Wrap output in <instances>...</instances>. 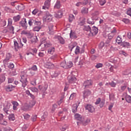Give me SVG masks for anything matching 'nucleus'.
I'll list each match as a JSON object with an SVG mask.
<instances>
[{
  "mask_svg": "<svg viewBox=\"0 0 131 131\" xmlns=\"http://www.w3.org/2000/svg\"><path fill=\"white\" fill-rule=\"evenodd\" d=\"M52 46V43L50 42V41L47 40L46 38H42L41 40V43L40 45V47H41V51H45L46 49L48 48H50V47Z\"/></svg>",
  "mask_w": 131,
  "mask_h": 131,
  "instance_id": "obj_1",
  "label": "nucleus"
},
{
  "mask_svg": "<svg viewBox=\"0 0 131 131\" xmlns=\"http://www.w3.org/2000/svg\"><path fill=\"white\" fill-rule=\"evenodd\" d=\"M20 76L21 78L20 81L22 83V86L25 88L27 85V83H28V81H27V75L26 74H22Z\"/></svg>",
  "mask_w": 131,
  "mask_h": 131,
  "instance_id": "obj_2",
  "label": "nucleus"
},
{
  "mask_svg": "<svg viewBox=\"0 0 131 131\" xmlns=\"http://www.w3.org/2000/svg\"><path fill=\"white\" fill-rule=\"evenodd\" d=\"M98 31L99 30L98 29V28L93 26L90 31V33H86V34L88 36L90 37L96 36V35L98 34Z\"/></svg>",
  "mask_w": 131,
  "mask_h": 131,
  "instance_id": "obj_3",
  "label": "nucleus"
},
{
  "mask_svg": "<svg viewBox=\"0 0 131 131\" xmlns=\"http://www.w3.org/2000/svg\"><path fill=\"white\" fill-rule=\"evenodd\" d=\"M53 19V15L50 12L47 11L45 15L43 17L44 22H51Z\"/></svg>",
  "mask_w": 131,
  "mask_h": 131,
  "instance_id": "obj_4",
  "label": "nucleus"
},
{
  "mask_svg": "<svg viewBox=\"0 0 131 131\" xmlns=\"http://www.w3.org/2000/svg\"><path fill=\"white\" fill-rule=\"evenodd\" d=\"M14 49L16 52L18 51V49L23 48V46H24V45L22 43V42H18V41H17L16 40L14 41Z\"/></svg>",
  "mask_w": 131,
  "mask_h": 131,
  "instance_id": "obj_5",
  "label": "nucleus"
},
{
  "mask_svg": "<svg viewBox=\"0 0 131 131\" xmlns=\"http://www.w3.org/2000/svg\"><path fill=\"white\" fill-rule=\"evenodd\" d=\"M19 25L23 28V29L26 30V29H27V27H28L27 21H26V18L22 19L21 21L19 22Z\"/></svg>",
  "mask_w": 131,
  "mask_h": 131,
  "instance_id": "obj_6",
  "label": "nucleus"
},
{
  "mask_svg": "<svg viewBox=\"0 0 131 131\" xmlns=\"http://www.w3.org/2000/svg\"><path fill=\"white\" fill-rule=\"evenodd\" d=\"M83 85L84 86V89H90L93 85V81L88 80L84 82Z\"/></svg>",
  "mask_w": 131,
  "mask_h": 131,
  "instance_id": "obj_7",
  "label": "nucleus"
},
{
  "mask_svg": "<svg viewBox=\"0 0 131 131\" xmlns=\"http://www.w3.org/2000/svg\"><path fill=\"white\" fill-rule=\"evenodd\" d=\"M92 94V92L90 90H85L83 92V99H85V98H88L89 96H91Z\"/></svg>",
  "mask_w": 131,
  "mask_h": 131,
  "instance_id": "obj_8",
  "label": "nucleus"
},
{
  "mask_svg": "<svg viewBox=\"0 0 131 131\" xmlns=\"http://www.w3.org/2000/svg\"><path fill=\"white\" fill-rule=\"evenodd\" d=\"M50 5H51V1L46 0L45 2V4L42 7V9H43L44 10H49V8H50Z\"/></svg>",
  "mask_w": 131,
  "mask_h": 131,
  "instance_id": "obj_9",
  "label": "nucleus"
},
{
  "mask_svg": "<svg viewBox=\"0 0 131 131\" xmlns=\"http://www.w3.org/2000/svg\"><path fill=\"white\" fill-rule=\"evenodd\" d=\"M68 80L70 83H76V78L74 76H69L68 77Z\"/></svg>",
  "mask_w": 131,
  "mask_h": 131,
  "instance_id": "obj_10",
  "label": "nucleus"
},
{
  "mask_svg": "<svg viewBox=\"0 0 131 131\" xmlns=\"http://www.w3.org/2000/svg\"><path fill=\"white\" fill-rule=\"evenodd\" d=\"M3 118L4 115L3 114H0V124H2V125H7L8 124V122H7V121L5 120H4Z\"/></svg>",
  "mask_w": 131,
  "mask_h": 131,
  "instance_id": "obj_11",
  "label": "nucleus"
},
{
  "mask_svg": "<svg viewBox=\"0 0 131 131\" xmlns=\"http://www.w3.org/2000/svg\"><path fill=\"white\" fill-rule=\"evenodd\" d=\"M15 89V86L12 84H9L5 87L6 92H12Z\"/></svg>",
  "mask_w": 131,
  "mask_h": 131,
  "instance_id": "obj_12",
  "label": "nucleus"
},
{
  "mask_svg": "<svg viewBox=\"0 0 131 131\" xmlns=\"http://www.w3.org/2000/svg\"><path fill=\"white\" fill-rule=\"evenodd\" d=\"M85 109L88 110L89 112L93 113L95 111V108L92 105L88 104L85 107Z\"/></svg>",
  "mask_w": 131,
  "mask_h": 131,
  "instance_id": "obj_13",
  "label": "nucleus"
},
{
  "mask_svg": "<svg viewBox=\"0 0 131 131\" xmlns=\"http://www.w3.org/2000/svg\"><path fill=\"white\" fill-rule=\"evenodd\" d=\"M91 122V119H85L84 118H83V119L81 121L80 123L83 124V125H87Z\"/></svg>",
  "mask_w": 131,
  "mask_h": 131,
  "instance_id": "obj_14",
  "label": "nucleus"
},
{
  "mask_svg": "<svg viewBox=\"0 0 131 131\" xmlns=\"http://www.w3.org/2000/svg\"><path fill=\"white\" fill-rule=\"evenodd\" d=\"M11 103L13 105V110H17L18 106H19V103L16 101H12Z\"/></svg>",
  "mask_w": 131,
  "mask_h": 131,
  "instance_id": "obj_15",
  "label": "nucleus"
},
{
  "mask_svg": "<svg viewBox=\"0 0 131 131\" xmlns=\"http://www.w3.org/2000/svg\"><path fill=\"white\" fill-rule=\"evenodd\" d=\"M11 105L10 103H7V104L4 107V111L6 113V114H9L8 111H10V107H11Z\"/></svg>",
  "mask_w": 131,
  "mask_h": 131,
  "instance_id": "obj_16",
  "label": "nucleus"
},
{
  "mask_svg": "<svg viewBox=\"0 0 131 131\" xmlns=\"http://www.w3.org/2000/svg\"><path fill=\"white\" fill-rule=\"evenodd\" d=\"M46 68H49L50 69H52L54 68V64L52 63L51 62H47L45 64Z\"/></svg>",
  "mask_w": 131,
  "mask_h": 131,
  "instance_id": "obj_17",
  "label": "nucleus"
},
{
  "mask_svg": "<svg viewBox=\"0 0 131 131\" xmlns=\"http://www.w3.org/2000/svg\"><path fill=\"white\" fill-rule=\"evenodd\" d=\"M75 118L76 120H79V121H80V122H81V120L83 119L82 116H81V115H79V114H76L75 115Z\"/></svg>",
  "mask_w": 131,
  "mask_h": 131,
  "instance_id": "obj_18",
  "label": "nucleus"
},
{
  "mask_svg": "<svg viewBox=\"0 0 131 131\" xmlns=\"http://www.w3.org/2000/svg\"><path fill=\"white\" fill-rule=\"evenodd\" d=\"M91 29V26H84L83 30L86 32V33H90Z\"/></svg>",
  "mask_w": 131,
  "mask_h": 131,
  "instance_id": "obj_19",
  "label": "nucleus"
},
{
  "mask_svg": "<svg viewBox=\"0 0 131 131\" xmlns=\"http://www.w3.org/2000/svg\"><path fill=\"white\" fill-rule=\"evenodd\" d=\"M121 46L123 47V48H128L130 47V44L129 42L123 41L121 43Z\"/></svg>",
  "mask_w": 131,
  "mask_h": 131,
  "instance_id": "obj_20",
  "label": "nucleus"
},
{
  "mask_svg": "<svg viewBox=\"0 0 131 131\" xmlns=\"http://www.w3.org/2000/svg\"><path fill=\"white\" fill-rule=\"evenodd\" d=\"M38 89L39 90H40V91H41V92H46V91H47V89H48V86L47 85H39Z\"/></svg>",
  "mask_w": 131,
  "mask_h": 131,
  "instance_id": "obj_21",
  "label": "nucleus"
},
{
  "mask_svg": "<svg viewBox=\"0 0 131 131\" xmlns=\"http://www.w3.org/2000/svg\"><path fill=\"white\" fill-rule=\"evenodd\" d=\"M70 38H77V36H76V34L75 32H73L72 30L71 31L70 34Z\"/></svg>",
  "mask_w": 131,
  "mask_h": 131,
  "instance_id": "obj_22",
  "label": "nucleus"
},
{
  "mask_svg": "<svg viewBox=\"0 0 131 131\" xmlns=\"http://www.w3.org/2000/svg\"><path fill=\"white\" fill-rule=\"evenodd\" d=\"M62 16H63V13L61 11H59L54 15L55 18H62Z\"/></svg>",
  "mask_w": 131,
  "mask_h": 131,
  "instance_id": "obj_23",
  "label": "nucleus"
},
{
  "mask_svg": "<svg viewBox=\"0 0 131 131\" xmlns=\"http://www.w3.org/2000/svg\"><path fill=\"white\" fill-rule=\"evenodd\" d=\"M24 9H25V6L23 4H19L16 8V9L18 10V11H23Z\"/></svg>",
  "mask_w": 131,
  "mask_h": 131,
  "instance_id": "obj_24",
  "label": "nucleus"
},
{
  "mask_svg": "<svg viewBox=\"0 0 131 131\" xmlns=\"http://www.w3.org/2000/svg\"><path fill=\"white\" fill-rule=\"evenodd\" d=\"M61 8V2L59 1H57L54 6V9H60Z\"/></svg>",
  "mask_w": 131,
  "mask_h": 131,
  "instance_id": "obj_25",
  "label": "nucleus"
},
{
  "mask_svg": "<svg viewBox=\"0 0 131 131\" xmlns=\"http://www.w3.org/2000/svg\"><path fill=\"white\" fill-rule=\"evenodd\" d=\"M57 39H58L59 42L61 43V45H64V43H65V40H64L62 37L60 36H58Z\"/></svg>",
  "mask_w": 131,
  "mask_h": 131,
  "instance_id": "obj_26",
  "label": "nucleus"
},
{
  "mask_svg": "<svg viewBox=\"0 0 131 131\" xmlns=\"http://www.w3.org/2000/svg\"><path fill=\"white\" fill-rule=\"evenodd\" d=\"M78 106L77 104H75L73 105V108L72 111L73 113H75V112H77V108Z\"/></svg>",
  "mask_w": 131,
  "mask_h": 131,
  "instance_id": "obj_27",
  "label": "nucleus"
},
{
  "mask_svg": "<svg viewBox=\"0 0 131 131\" xmlns=\"http://www.w3.org/2000/svg\"><path fill=\"white\" fill-rule=\"evenodd\" d=\"M26 93L27 94V95H28V96H30V97L33 99H35V96H34V95L31 93H30V91H29V90H27L26 91Z\"/></svg>",
  "mask_w": 131,
  "mask_h": 131,
  "instance_id": "obj_28",
  "label": "nucleus"
},
{
  "mask_svg": "<svg viewBox=\"0 0 131 131\" xmlns=\"http://www.w3.org/2000/svg\"><path fill=\"white\" fill-rule=\"evenodd\" d=\"M31 41V43H36V42H37V37L35 36V37H33L32 38V39L30 40Z\"/></svg>",
  "mask_w": 131,
  "mask_h": 131,
  "instance_id": "obj_29",
  "label": "nucleus"
},
{
  "mask_svg": "<svg viewBox=\"0 0 131 131\" xmlns=\"http://www.w3.org/2000/svg\"><path fill=\"white\" fill-rule=\"evenodd\" d=\"M48 54H51V55H53V54L55 53V48L52 47L48 49Z\"/></svg>",
  "mask_w": 131,
  "mask_h": 131,
  "instance_id": "obj_30",
  "label": "nucleus"
},
{
  "mask_svg": "<svg viewBox=\"0 0 131 131\" xmlns=\"http://www.w3.org/2000/svg\"><path fill=\"white\" fill-rule=\"evenodd\" d=\"M60 67L62 68H65L66 69H67V64L66 61H62L60 64Z\"/></svg>",
  "mask_w": 131,
  "mask_h": 131,
  "instance_id": "obj_31",
  "label": "nucleus"
},
{
  "mask_svg": "<svg viewBox=\"0 0 131 131\" xmlns=\"http://www.w3.org/2000/svg\"><path fill=\"white\" fill-rule=\"evenodd\" d=\"M125 99L126 100V101L127 102V103H130L131 104V96L129 95H126Z\"/></svg>",
  "mask_w": 131,
  "mask_h": 131,
  "instance_id": "obj_32",
  "label": "nucleus"
},
{
  "mask_svg": "<svg viewBox=\"0 0 131 131\" xmlns=\"http://www.w3.org/2000/svg\"><path fill=\"white\" fill-rule=\"evenodd\" d=\"M29 26L31 27L32 25H34V24L35 23V20L33 19H30L28 21Z\"/></svg>",
  "mask_w": 131,
  "mask_h": 131,
  "instance_id": "obj_33",
  "label": "nucleus"
},
{
  "mask_svg": "<svg viewBox=\"0 0 131 131\" xmlns=\"http://www.w3.org/2000/svg\"><path fill=\"white\" fill-rule=\"evenodd\" d=\"M9 120L14 121L15 120V115L14 114H12L10 115L8 117Z\"/></svg>",
  "mask_w": 131,
  "mask_h": 131,
  "instance_id": "obj_34",
  "label": "nucleus"
},
{
  "mask_svg": "<svg viewBox=\"0 0 131 131\" xmlns=\"http://www.w3.org/2000/svg\"><path fill=\"white\" fill-rule=\"evenodd\" d=\"M109 97H110V100L111 101H114V100H115V95H114V94L113 93L110 94L109 95Z\"/></svg>",
  "mask_w": 131,
  "mask_h": 131,
  "instance_id": "obj_35",
  "label": "nucleus"
},
{
  "mask_svg": "<svg viewBox=\"0 0 131 131\" xmlns=\"http://www.w3.org/2000/svg\"><path fill=\"white\" fill-rule=\"evenodd\" d=\"M20 19H21V16H20L19 15H18L17 16H14L13 17V20L14 22H18V21H19Z\"/></svg>",
  "mask_w": 131,
  "mask_h": 131,
  "instance_id": "obj_36",
  "label": "nucleus"
},
{
  "mask_svg": "<svg viewBox=\"0 0 131 131\" xmlns=\"http://www.w3.org/2000/svg\"><path fill=\"white\" fill-rule=\"evenodd\" d=\"M82 14H88L89 13V8H84L81 10Z\"/></svg>",
  "mask_w": 131,
  "mask_h": 131,
  "instance_id": "obj_37",
  "label": "nucleus"
},
{
  "mask_svg": "<svg viewBox=\"0 0 131 131\" xmlns=\"http://www.w3.org/2000/svg\"><path fill=\"white\" fill-rule=\"evenodd\" d=\"M30 90H31L33 93H38V89L35 87H31L30 88Z\"/></svg>",
  "mask_w": 131,
  "mask_h": 131,
  "instance_id": "obj_38",
  "label": "nucleus"
},
{
  "mask_svg": "<svg viewBox=\"0 0 131 131\" xmlns=\"http://www.w3.org/2000/svg\"><path fill=\"white\" fill-rule=\"evenodd\" d=\"M29 108H31L30 105L27 103H25L23 106V110H28Z\"/></svg>",
  "mask_w": 131,
  "mask_h": 131,
  "instance_id": "obj_39",
  "label": "nucleus"
},
{
  "mask_svg": "<svg viewBox=\"0 0 131 131\" xmlns=\"http://www.w3.org/2000/svg\"><path fill=\"white\" fill-rule=\"evenodd\" d=\"M29 70H31L32 71H37V67H36V65H34L31 68H30Z\"/></svg>",
  "mask_w": 131,
  "mask_h": 131,
  "instance_id": "obj_40",
  "label": "nucleus"
},
{
  "mask_svg": "<svg viewBox=\"0 0 131 131\" xmlns=\"http://www.w3.org/2000/svg\"><path fill=\"white\" fill-rule=\"evenodd\" d=\"M73 66V63H72V62L69 61L67 63V68H71V67Z\"/></svg>",
  "mask_w": 131,
  "mask_h": 131,
  "instance_id": "obj_41",
  "label": "nucleus"
},
{
  "mask_svg": "<svg viewBox=\"0 0 131 131\" xmlns=\"http://www.w3.org/2000/svg\"><path fill=\"white\" fill-rule=\"evenodd\" d=\"M29 105H30V107L31 108H32V107H33V106H34L35 105V101H34V100L30 101L29 102Z\"/></svg>",
  "mask_w": 131,
  "mask_h": 131,
  "instance_id": "obj_42",
  "label": "nucleus"
},
{
  "mask_svg": "<svg viewBox=\"0 0 131 131\" xmlns=\"http://www.w3.org/2000/svg\"><path fill=\"white\" fill-rule=\"evenodd\" d=\"M11 57L12 56L11 55L10 53H7L5 61H9V60L11 59Z\"/></svg>",
  "mask_w": 131,
  "mask_h": 131,
  "instance_id": "obj_43",
  "label": "nucleus"
},
{
  "mask_svg": "<svg viewBox=\"0 0 131 131\" xmlns=\"http://www.w3.org/2000/svg\"><path fill=\"white\" fill-rule=\"evenodd\" d=\"M86 3H83V2H78L76 4V6L77 7H79L80 6H82L83 5L84 6H85L86 5Z\"/></svg>",
  "mask_w": 131,
  "mask_h": 131,
  "instance_id": "obj_44",
  "label": "nucleus"
},
{
  "mask_svg": "<svg viewBox=\"0 0 131 131\" xmlns=\"http://www.w3.org/2000/svg\"><path fill=\"white\" fill-rule=\"evenodd\" d=\"M87 23L89 24H91V25H93V24H95V21H94L93 19H88L87 20Z\"/></svg>",
  "mask_w": 131,
  "mask_h": 131,
  "instance_id": "obj_45",
  "label": "nucleus"
},
{
  "mask_svg": "<svg viewBox=\"0 0 131 131\" xmlns=\"http://www.w3.org/2000/svg\"><path fill=\"white\" fill-rule=\"evenodd\" d=\"M116 41L117 43H118V45H119V43H121V42H122V40L121 39L120 37L118 36L117 37V39L116 40Z\"/></svg>",
  "mask_w": 131,
  "mask_h": 131,
  "instance_id": "obj_46",
  "label": "nucleus"
},
{
  "mask_svg": "<svg viewBox=\"0 0 131 131\" xmlns=\"http://www.w3.org/2000/svg\"><path fill=\"white\" fill-rule=\"evenodd\" d=\"M75 97H76V93H73V94H72L69 98V100H73V99H74V98H75Z\"/></svg>",
  "mask_w": 131,
  "mask_h": 131,
  "instance_id": "obj_47",
  "label": "nucleus"
},
{
  "mask_svg": "<svg viewBox=\"0 0 131 131\" xmlns=\"http://www.w3.org/2000/svg\"><path fill=\"white\" fill-rule=\"evenodd\" d=\"M69 20L70 22H72V21H73V20H74V15H73V14H70Z\"/></svg>",
  "mask_w": 131,
  "mask_h": 131,
  "instance_id": "obj_48",
  "label": "nucleus"
},
{
  "mask_svg": "<svg viewBox=\"0 0 131 131\" xmlns=\"http://www.w3.org/2000/svg\"><path fill=\"white\" fill-rule=\"evenodd\" d=\"M126 88H127V86L126 85V84H124L123 85H121V91L122 92L125 91V89H126Z\"/></svg>",
  "mask_w": 131,
  "mask_h": 131,
  "instance_id": "obj_49",
  "label": "nucleus"
},
{
  "mask_svg": "<svg viewBox=\"0 0 131 131\" xmlns=\"http://www.w3.org/2000/svg\"><path fill=\"white\" fill-rule=\"evenodd\" d=\"M100 6H104L106 4V0H98Z\"/></svg>",
  "mask_w": 131,
  "mask_h": 131,
  "instance_id": "obj_50",
  "label": "nucleus"
},
{
  "mask_svg": "<svg viewBox=\"0 0 131 131\" xmlns=\"http://www.w3.org/2000/svg\"><path fill=\"white\" fill-rule=\"evenodd\" d=\"M49 31H53V28H54V25L53 24H50L48 26Z\"/></svg>",
  "mask_w": 131,
  "mask_h": 131,
  "instance_id": "obj_51",
  "label": "nucleus"
},
{
  "mask_svg": "<svg viewBox=\"0 0 131 131\" xmlns=\"http://www.w3.org/2000/svg\"><path fill=\"white\" fill-rule=\"evenodd\" d=\"M48 116V112H45L43 113V115L42 116V120L43 121L45 120V118H47V117Z\"/></svg>",
  "mask_w": 131,
  "mask_h": 131,
  "instance_id": "obj_52",
  "label": "nucleus"
},
{
  "mask_svg": "<svg viewBox=\"0 0 131 131\" xmlns=\"http://www.w3.org/2000/svg\"><path fill=\"white\" fill-rule=\"evenodd\" d=\"M79 50H80L79 47L77 46L75 51V53L76 55H78V54H79Z\"/></svg>",
  "mask_w": 131,
  "mask_h": 131,
  "instance_id": "obj_53",
  "label": "nucleus"
},
{
  "mask_svg": "<svg viewBox=\"0 0 131 131\" xmlns=\"http://www.w3.org/2000/svg\"><path fill=\"white\" fill-rule=\"evenodd\" d=\"M99 104H100L99 106H100V108L103 107V106L105 104V100L101 101L99 103Z\"/></svg>",
  "mask_w": 131,
  "mask_h": 131,
  "instance_id": "obj_54",
  "label": "nucleus"
},
{
  "mask_svg": "<svg viewBox=\"0 0 131 131\" xmlns=\"http://www.w3.org/2000/svg\"><path fill=\"white\" fill-rule=\"evenodd\" d=\"M40 27L36 26L34 28L33 30L34 31H39L40 30Z\"/></svg>",
  "mask_w": 131,
  "mask_h": 131,
  "instance_id": "obj_55",
  "label": "nucleus"
},
{
  "mask_svg": "<svg viewBox=\"0 0 131 131\" xmlns=\"http://www.w3.org/2000/svg\"><path fill=\"white\" fill-rule=\"evenodd\" d=\"M104 46H105V43H104V42H101L99 45V49H103Z\"/></svg>",
  "mask_w": 131,
  "mask_h": 131,
  "instance_id": "obj_56",
  "label": "nucleus"
},
{
  "mask_svg": "<svg viewBox=\"0 0 131 131\" xmlns=\"http://www.w3.org/2000/svg\"><path fill=\"white\" fill-rule=\"evenodd\" d=\"M67 128H68V126L67 125H64L61 127V130L62 131H64L66 129H67Z\"/></svg>",
  "mask_w": 131,
  "mask_h": 131,
  "instance_id": "obj_57",
  "label": "nucleus"
},
{
  "mask_svg": "<svg viewBox=\"0 0 131 131\" xmlns=\"http://www.w3.org/2000/svg\"><path fill=\"white\" fill-rule=\"evenodd\" d=\"M27 36L28 38H32L33 37V34H31L30 33H28Z\"/></svg>",
  "mask_w": 131,
  "mask_h": 131,
  "instance_id": "obj_58",
  "label": "nucleus"
},
{
  "mask_svg": "<svg viewBox=\"0 0 131 131\" xmlns=\"http://www.w3.org/2000/svg\"><path fill=\"white\" fill-rule=\"evenodd\" d=\"M9 31L10 33H13L14 34V27L11 26L9 28Z\"/></svg>",
  "mask_w": 131,
  "mask_h": 131,
  "instance_id": "obj_59",
  "label": "nucleus"
},
{
  "mask_svg": "<svg viewBox=\"0 0 131 131\" xmlns=\"http://www.w3.org/2000/svg\"><path fill=\"white\" fill-rule=\"evenodd\" d=\"M119 53L121 54V55H123V56H124L125 57H127V54L126 53H125L124 51H120L119 52Z\"/></svg>",
  "mask_w": 131,
  "mask_h": 131,
  "instance_id": "obj_60",
  "label": "nucleus"
},
{
  "mask_svg": "<svg viewBox=\"0 0 131 131\" xmlns=\"http://www.w3.org/2000/svg\"><path fill=\"white\" fill-rule=\"evenodd\" d=\"M123 22L125 23L126 24H127L128 23H129V19L127 18H123L122 19Z\"/></svg>",
  "mask_w": 131,
  "mask_h": 131,
  "instance_id": "obj_61",
  "label": "nucleus"
},
{
  "mask_svg": "<svg viewBox=\"0 0 131 131\" xmlns=\"http://www.w3.org/2000/svg\"><path fill=\"white\" fill-rule=\"evenodd\" d=\"M109 84H110L112 86V88H115V86H116V83H115L113 81L110 82Z\"/></svg>",
  "mask_w": 131,
  "mask_h": 131,
  "instance_id": "obj_62",
  "label": "nucleus"
},
{
  "mask_svg": "<svg viewBox=\"0 0 131 131\" xmlns=\"http://www.w3.org/2000/svg\"><path fill=\"white\" fill-rule=\"evenodd\" d=\"M4 130L5 131H13V129H12L9 127H6V128H5Z\"/></svg>",
  "mask_w": 131,
  "mask_h": 131,
  "instance_id": "obj_63",
  "label": "nucleus"
},
{
  "mask_svg": "<svg viewBox=\"0 0 131 131\" xmlns=\"http://www.w3.org/2000/svg\"><path fill=\"white\" fill-rule=\"evenodd\" d=\"M127 15H129V16H131V8H129L127 11Z\"/></svg>",
  "mask_w": 131,
  "mask_h": 131,
  "instance_id": "obj_64",
  "label": "nucleus"
}]
</instances>
